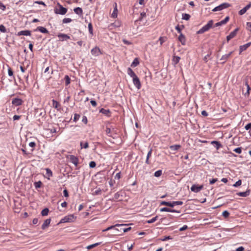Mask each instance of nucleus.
I'll use <instances>...</instances> for the list:
<instances>
[{"label":"nucleus","instance_id":"nucleus-54","mask_svg":"<svg viewBox=\"0 0 251 251\" xmlns=\"http://www.w3.org/2000/svg\"><path fill=\"white\" fill-rule=\"evenodd\" d=\"M79 117L80 115L79 114H75L74 116V121L75 122H76L77 120L79 119Z\"/></svg>","mask_w":251,"mask_h":251},{"label":"nucleus","instance_id":"nucleus-38","mask_svg":"<svg viewBox=\"0 0 251 251\" xmlns=\"http://www.w3.org/2000/svg\"><path fill=\"white\" fill-rule=\"evenodd\" d=\"M0 31L3 33H6L7 32L5 27L2 25H0Z\"/></svg>","mask_w":251,"mask_h":251},{"label":"nucleus","instance_id":"nucleus-47","mask_svg":"<svg viewBox=\"0 0 251 251\" xmlns=\"http://www.w3.org/2000/svg\"><path fill=\"white\" fill-rule=\"evenodd\" d=\"M222 215L225 218H227L229 215V213L227 211L225 210L223 212Z\"/></svg>","mask_w":251,"mask_h":251},{"label":"nucleus","instance_id":"nucleus-35","mask_svg":"<svg viewBox=\"0 0 251 251\" xmlns=\"http://www.w3.org/2000/svg\"><path fill=\"white\" fill-rule=\"evenodd\" d=\"M180 59V58L179 56H174L173 61V62H174L175 64H176L179 62Z\"/></svg>","mask_w":251,"mask_h":251},{"label":"nucleus","instance_id":"nucleus-24","mask_svg":"<svg viewBox=\"0 0 251 251\" xmlns=\"http://www.w3.org/2000/svg\"><path fill=\"white\" fill-rule=\"evenodd\" d=\"M127 74L130 77L132 78L137 76L135 73L133 72V71L130 68H128L127 69Z\"/></svg>","mask_w":251,"mask_h":251},{"label":"nucleus","instance_id":"nucleus-50","mask_svg":"<svg viewBox=\"0 0 251 251\" xmlns=\"http://www.w3.org/2000/svg\"><path fill=\"white\" fill-rule=\"evenodd\" d=\"M229 17L228 16L226 17L224 20L221 21L222 24H226L229 21Z\"/></svg>","mask_w":251,"mask_h":251},{"label":"nucleus","instance_id":"nucleus-13","mask_svg":"<svg viewBox=\"0 0 251 251\" xmlns=\"http://www.w3.org/2000/svg\"><path fill=\"white\" fill-rule=\"evenodd\" d=\"M251 7V3H250L247 5L244 8L240 10L239 12V14L242 15L245 14L246 11Z\"/></svg>","mask_w":251,"mask_h":251},{"label":"nucleus","instance_id":"nucleus-25","mask_svg":"<svg viewBox=\"0 0 251 251\" xmlns=\"http://www.w3.org/2000/svg\"><path fill=\"white\" fill-rule=\"evenodd\" d=\"M115 7L113 10V12L111 15L112 18H115L117 17L118 10L117 8V3H115Z\"/></svg>","mask_w":251,"mask_h":251},{"label":"nucleus","instance_id":"nucleus-26","mask_svg":"<svg viewBox=\"0 0 251 251\" xmlns=\"http://www.w3.org/2000/svg\"><path fill=\"white\" fill-rule=\"evenodd\" d=\"M180 148H181V146L179 145H175L171 146L170 147V149L171 150V151H178Z\"/></svg>","mask_w":251,"mask_h":251},{"label":"nucleus","instance_id":"nucleus-52","mask_svg":"<svg viewBox=\"0 0 251 251\" xmlns=\"http://www.w3.org/2000/svg\"><path fill=\"white\" fill-rule=\"evenodd\" d=\"M172 239V237H171L170 236H164L163 237V238H162L161 239V241H166L167 240H170V239Z\"/></svg>","mask_w":251,"mask_h":251},{"label":"nucleus","instance_id":"nucleus-60","mask_svg":"<svg viewBox=\"0 0 251 251\" xmlns=\"http://www.w3.org/2000/svg\"><path fill=\"white\" fill-rule=\"evenodd\" d=\"M63 194L64 197H68L69 196L68 192L67 189H65L63 191Z\"/></svg>","mask_w":251,"mask_h":251},{"label":"nucleus","instance_id":"nucleus-9","mask_svg":"<svg viewBox=\"0 0 251 251\" xmlns=\"http://www.w3.org/2000/svg\"><path fill=\"white\" fill-rule=\"evenodd\" d=\"M59 41H67L68 40L70 39V37L64 33H59L57 35Z\"/></svg>","mask_w":251,"mask_h":251},{"label":"nucleus","instance_id":"nucleus-6","mask_svg":"<svg viewBox=\"0 0 251 251\" xmlns=\"http://www.w3.org/2000/svg\"><path fill=\"white\" fill-rule=\"evenodd\" d=\"M75 219V217L73 215H68L65 216L64 218L62 219L60 221V223H64L67 222H73Z\"/></svg>","mask_w":251,"mask_h":251},{"label":"nucleus","instance_id":"nucleus-40","mask_svg":"<svg viewBox=\"0 0 251 251\" xmlns=\"http://www.w3.org/2000/svg\"><path fill=\"white\" fill-rule=\"evenodd\" d=\"M52 105L55 108H57L59 105V103L54 100H52Z\"/></svg>","mask_w":251,"mask_h":251},{"label":"nucleus","instance_id":"nucleus-33","mask_svg":"<svg viewBox=\"0 0 251 251\" xmlns=\"http://www.w3.org/2000/svg\"><path fill=\"white\" fill-rule=\"evenodd\" d=\"M80 146L81 148L87 149L88 148V143L86 142H80Z\"/></svg>","mask_w":251,"mask_h":251},{"label":"nucleus","instance_id":"nucleus-23","mask_svg":"<svg viewBox=\"0 0 251 251\" xmlns=\"http://www.w3.org/2000/svg\"><path fill=\"white\" fill-rule=\"evenodd\" d=\"M74 12L75 14L81 16L83 14L82 9L80 7H76L74 9Z\"/></svg>","mask_w":251,"mask_h":251},{"label":"nucleus","instance_id":"nucleus-21","mask_svg":"<svg viewBox=\"0 0 251 251\" xmlns=\"http://www.w3.org/2000/svg\"><path fill=\"white\" fill-rule=\"evenodd\" d=\"M51 220L50 219H46L43 224L42 226V228L43 229H46L48 226H49Z\"/></svg>","mask_w":251,"mask_h":251},{"label":"nucleus","instance_id":"nucleus-36","mask_svg":"<svg viewBox=\"0 0 251 251\" xmlns=\"http://www.w3.org/2000/svg\"><path fill=\"white\" fill-rule=\"evenodd\" d=\"M157 218H158V216H156L155 217H153L151 219L147 221V223L148 224L153 223L157 220Z\"/></svg>","mask_w":251,"mask_h":251},{"label":"nucleus","instance_id":"nucleus-46","mask_svg":"<svg viewBox=\"0 0 251 251\" xmlns=\"http://www.w3.org/2000/svg\"><path fill=\"white\" fill-rule=\"evenodd\" d=\"M8 74L9 76H12L15 78V77L13 76V72L10 68H9L8 69Z\"/></svg>","mask_w":251,"mask_h":251},{"label":"nucleus","instance_id":"nucleus-42","mask_svg":"<svg viewBox=\"0 0 251 251\" xmlns=\"http://www.w3.org/2000/svg\"><path fill=\"white\" fill-rule=\"evenodd\" d=\"M241 183H242V181L241 180L239 179L238 180L237 182H236V183L233 185V186L235 187H237L238 186H239L241 185Z\"/></svg>","mask_w":251,"mask_h":251},{"label":"nucleus","instance_id":"nucleus-18","mask_svg":"<svg viewBox=\"0 0 251 251\" xmlns=\"http://www.w3.org/2000/svg\"><path fill=\"white\" fill-rule=\"evenodd\" d=\"M251 45V42L248 43L247 44H246L244 45L241 46L240 47V53H241L243 51L245 50H247V48H248Z\"/></svg>","mask_w":251,"mask_h":251},{"label":"nucleus","instance_id":"nucleus-3","mask_svg":"<svg viewBox=\"0 0 251 251\" xmlns=\"http://www.w3.org/2000/svg\"><path fill=\"white\" fill-rule=\"evenodd\" d=\"M182 204L183 202L181 201H174L173 202H167L165 201H162L160 203L161 205H166L171 207H173L175 205H182Z\"/></svg>","mask_w":251,"mask_h":251},{"label":"nucleus","instance_id":"nucleus-8","mask_svg":"<svg viewBox=\"0 0 251 251\" xmlns=\"http://www.w3.org/2000/svg\"><path fill=\"white\" fill-rule=\"evenodd\" d=\"M133 78V83L134 86L137 88V89H140L141 87V84L139 78L137 76L132 78Z\"/></svg>","mask_w":251,"mask_h":251},{"label":"nucleus","instance_id":"nucleus-15","mask_svg":"<svg viewBox=\"0 0 251 251\" xmlns=\"http://www.w3.org/2000/svg\"><path fill=\"white\" fill-rule=\"evenodd\" d=\"M160 211L161 212H177V213H180V211H177L175 209H172L170 208H169L168 207H163L160 209Z\"/></svg>","mask_w":251,"mask_h":251},{"label":"nucleus","instance_id":"nucleus-20","mask_svg":"<svg viewBox=\"0 0 251 251\" xmlns=\"http://www.w3.org/2000/svg\"><path fill=\"white\" fill-rule=\"evenodd\" d=\"M178 40L179 42H181L182 45H184L185 44V43H186L185 37L182 33H180V34L179 35V36L178 37Z\"/></svg>","mask_w":251,"mask_h":251},{"label":"nucleus","instance_id":"nucleus-41","mask_svg":"<svg viewBox=\"0 0 251 251\" xmlns=\"http://www.w3.org/2000/svg\"><path fill=\"white\" fill-rule=\"evenodd\" d=\"M42 185V182L39 181L34 183V186L36 188H40Z\"/></svg>","mask_w":251,"mask_h":251},{"label":"nucleus","instance_id":"nucleus-58","mask_svg":"<svg viewBox=\"0 0 251 251\" xmlns=\"http://www.w3.org/2000/svg\"><path fill=\"white\" fill-rule=\"evenodd\" d=\"M188 228V226L186 225L183 226L182 227L179 228V231H182Z\"/></svg>","mask_w":251,"mask_h":251},{"label":"nucleus","instance_id":"nucleus-44","mask_svg":"<svg viewBox=\"0 0 251 251\" xmlns=\"http://www.w3.org/2000/svg\"><path fill=\"white\" fill-rule=\"evenodd\" d=\"M46 170L47 172V175H48V177L51 176L52 175L51 171L49 168H47Z\"/></svg>","mask_w":251,"mask_h":251},{"label":"nucleus","instance_id":"nucleus-39","mask_svg":"<svg viewBox=\"0 0 251 251\" xmlns=\"http://www.w3.org/2000/svg\"><path fill=\"white\" fill-rule=\"evenodd\" d=\"M88 29L90 33L92 35L93 34V26L91 23H89L88 24Z\"/></svg>","mask_w":251,"mask_h":251},{"label":"nucleus","instance_id":"nucleus-28","mask_svg":"<svg viewBox=\"0 0 251 251\" xmlns=\"http://www.w3.org/2000/svg\"><path fill=\"white\" fill-rule=\"evenodd\" d=\"M211 144H212V145L215 144L216 145L215 147L217 150H218L220 147H222V145L220 144V143L219 142L216 141H212Z\"/></svg>","mask_w":251,"mask_h":251},{"label":"nucleus","instance_id":"nucleus-31","mask_svg":"<svg viewBox=\"0 0 251 251\" xmlns=\"http://www.w3.org/2000/svg\"><path fill=\"white\" fill-rule=\"evenodd\" d=\"M49 210L48 208H45L41 211V214L43 216H47L48 214Z\"/></svg>","mask_w":251,"mask_h":251},{"label":"nucleus","instance_id":"nucleus-59","mask_svg":"<svg viewBox=\"0 0 251 251\" xmlns=\"http://www.w3.org/2000/svg\"><path fill=\"white\" fill-rule=\"evenodd\" d=\"M82 122L84 123L85 124L87 123V118L86 116H84L82 119Z\"/></svg>","mask_w":251,"mask_h":251},{"label":"nucleus","instance_id":"nucleus-30","mask_svg":"<svg viewBox=\"0 0 251 251\" xmlns=\"http://www.w3.org/2000/svg\"><path fill=\"white\" fill-rule=\"evenodd\" d=\"M100 243H96L95 244H92V245H89L86 248L88 249V250H90V249H92L98 246H99V245H100Z\"/></svg>","mask_w":251,"mask_h":251},{"label":"nucleus","instance_id":"nucleus-45","mask_svg":"<svg viewBox=\"0 0 251 251\" xmlns=\"http://www.w3.org/2000/svg\"><path fill=\"white\" fill-rule=\"evenodd\" d=\"M105 132L107 135H108L109 136H111V135H110L111 132V130L110 127L106 126Z\"/></svg>","mask_w":251,"mask_h":251},{"label":"nucleus","instance_id":"nucleus-2","mask_svg":"<svg viewBox=\"0 0 251 251\" xmlns=\"http://www.w3.org/2000/svg\"><path fill=\"white\" fill-rule=\"evenodd\" d=\"M213 24V20H210L208 21V23L203 26L201 29L198 30L197 32L198 34H202L205 31H208L210 28L212 27Z\"/></svg>","mask_w":251,"mask_h":251},{"label":"nucleus","instance_id":"nucleus-37","mask_svg":"<svg viewBox=\"0 0 251 251\" xmlns=\"http://www.w3.org/2000/svg\"><path fill=\"white\" fill-rule=\"evenodd\" d=\"M245 85L246 86L247 89V92L245 93V95H249L250 94L249 92H250V90H251V88H250V85L248 84L247 81H246L245 82Z\"/></svg>","mask_w":251,"mask_h":251},{"label":"nucleus","instance_id":"nucleus-27","mask_svg":"<svg viewBox=\"0 0 251 251\" xmlns=\"http://www.w3.org/2000/svg\"><path fill=\"white\" fill-rule=\"evenodd\" d=\"M100 112L102 113L106 116H109L110 111L109 109H105L104 108H101L100 110Z\"/></svg>","mask_w":251,"mask_h":251},{"label":"nucleus","instance_id":"nucleus-56","mask_svg":"<svg viewBox=\"0 0 251 251\" xmlns=\"http://www.w3.org/2000/svg\"><path fill=\"white\" fill-rule=\"evenodd\" d=\"M5 8V6L0 1V9L2 10H4Z\"/></svg>","mask_w":251,"mask_h":251},{"label":"nucleus","instance_id":"nucleus-1","mask_svg":"<svg viewBox=\"0 0 251 251\" xmlns=\"http://www.w3.org/2000/svg\"><path fill=\"white\" fill-rule=\"evenodd\" d=\"M127 225L126 224H116L114 226H110L107 228L102 230L103 232L108 231L110 229L114 228L115 227H118V228H115V230L121 232H126L129 231L131 229V227H126L125 226Z\"/></svg>","mask_w":251,"mask_h":251},{"label":"nucleus","instance_id":"nucleus-57","mask_svg":"<svg viewBox=\"0 0 251 251\" xmlns=\"http://www.w3.org/2000/svg\"><path fill=\"white\" fill-rule=\"evenodd\" d=\"M247 28L249 30L251 31V22H248L247 23Z\"/></svg>","mask_w":251,"mask_h":251},{"label":"nucleus","instance_id":"nucleus-34","mask_svg":"<svg viewBox=\"0 0 251 251\" xmlns=\"http://www.w3.org/2000/svg\"><path fill=\"white\" fill-rule=\"evenodd\" d=\"M121 196H122V195L121 194V192H118L114 195V199L115 200H117L120 198Z\"/></svg>","mask_w":251,"mask_h":251},{"label":"nucleus","instance_id":"nucleus-55","mask_svg":"<svg viewBox=\"0 0 251 251\" xmlns=\"http://www.w3.org/2000/svg\"><path fill=\"white\" fill-rule=\"evenodd\" d=\"M101 193V190L99 188L97 190H96L94 192V195H100V194Z\"/></svg>","mask_w":251,"mask_h":251},{"label":"nucleus","instance_id":"nucleus-14","mask_svg":"<svg viewBox=\"0 0 251 251\" xmlns=\"http://www.w3.org/2000/svg\"><path fill=\"white\" fill-rule=\"evenodd\" d=\"M70 161L71 162L73 163L75 166H77L78 163V158L75 157L74 155H70Z\"/></svg>","mask_w":251,"mask_h":251},{"label":"nucleus","instance_id":"nucleus-7","mask_svg":"<svg viewBox=\"0 0 251 251\" xmlns=\"http://www.w3.org/2000/svg\"><path fill=\"white\" fill-rule=\"evenodd\" d=\"M239 28H236L233 31H232L228 36H226V41L228 42L231 39L235 37L237 32L239 31Z\"/></svg>","mask_w":251,"mask_h":251},{"label":"nucleus","instance_id":"nucleus-22","mask_svg":"<svg viewBox=\"0 0 251 251\" xmlns=\"http://www.w3.org/2000/svg\"><path fill=\"white\" fill-rule=\"evenodd\" d=\"M35 30H38L40 31L41 32L43 33H48V30L44 27L43 26H38L37 27V28L35 29Z\"/></svg>","mask_w":251,"mask_h":251},{"label":"nucleus","instance_id":"nucleus-19","mask_svg":"<svg viewBox=\"0 0 251 251\" xmlns=\"http://www.w3.org/2000/svg\"><path fill=\"white\" fill-rule=\"evenodd\" d=\"M250 190H247L245 192H238L237 193V195L240 197H246L250 195Z\"/></svg>","mask_w":251,"mask_h":251},{"label":"nucleus","instance_id":"nucleus-53","mask_svg":"<svg viewBox=\"0 0 251 251\" xmlns=\"http://www.w3.org/2000/svg\"><path fill=\"white\" fill-rule=\"evenodd\" d=\"M234 151H235L236 153H241L242 152V149L241 147H239L234 149Z\"/></svg>","mask_w":251,"mask_h":251},{"label":"nucleus","instance_id":"nucleus-4","mask_svg":"<svg viewBox=\"0 0 251 251\" xmlns=\"http://www.w3.org/2000/svg\"><path fill=\"white\" fill-rule=\"evenodd\" d=\"M58 8L54 9L55 13L57 14L65 15L67 12V9L63 7L59 3H58Z\"/></svg>","mask_w":251,"mask_h":251},{"label":"nucleus","instance_id":"nucleus-63","mask_svg":"<svg viewBox=\"0 0 251 251\" xmlns=\"http://www.w3.org/2000/svg\"><path fill=\"white\" fill-rule=\"evenodd\" d=\"M90 103L93 106H96L97 105V102L94 100H91Z\"/></svg>","mask_w":251,"mask_h":251},{"label":"nucleus","instance_id":"nucleus-11","mask_svg":"<svg viewBox=\"0 0 251 251\" xmlns=\"http://www.w3.org/2000/svg\"><path fill=\"white\" fill-rule=\"evenodd\" d=\"M203 187L202 185L198 186L197 185H193L191 188V190L195 193L199 192Z\"/></svg>","mask_w":251,"mask_h":251},{"label":"nucleus","instance_id":"nucleus-43","mask_svg":"<svg viewBox=\"0 0 251 251\" xmlns=\"http://www.w3.org/2000/svg\"><path fill=\"white\" fill-rule=\"evenodd\" d=\"M161 175H162V171L161 170L157 171L154 173V176L156 177H159Z\"/></svg>","mask_w":251,"mask_h":251},{"label":"nucleus","instance_id":"nucleus-5","mask_svg":"<svg viewBox=\"0 0 251 251\" xmlns=\"http://www.w3.org/2000/svg\"><path fill=\"white\" fill-rule=\"evenodd\" d=\"M230 6V4L228 3H223L219 6L215 7L213 10L212 11H221L224 9L228 8Z\"/></svg>","mask_w":251,"mask_h":251},{"label":"nucleus","instance_id":"nucleus-61","mask_svg":"<svg viewBox=\"0 0 251 251\" xmlns=\"http://www.w3.org/2000/svg\"><path fill=\"white\" fill-rule=\"evenodd\" d=\"M245 129L248 130L251 128V123L248 124L245 127Z\"/></svg>","mask_w":251,"mask_h":251},{"label":"nucleus","instance_id":"nucleus-48","mask_svg":"<svg viewBox=\"0 0 251 251\" xmlns=\"http://www.w3.org/2000/svg\"><path fill=\"white\" fill-rule=\"evenodd\" d=\"M96 166V163L95 161H91L89 163V167L91 168H95Z\"/></svg>","mask_w":251,"mask_h":251},{"label":"nucleus","instance_id":"nucleus-17","mask_svg":"<svg viewBox=\"0 0 251 251\" xmlns=\"http://www.w3.org/2000/svg\"><path fill=\"white\" fill-rule=\"evenodd\" d=\"M18 36L25 35V36H30L31 32L29 30H22L19 32L17 34Z\"/></svg>","mask_w":251,"mask_h":251},{"label":"nucleus","instance_id":"nucleus-29","mask_svg":"<svg viewBox=\"0 0 251 251\" xmlns=\"http://www.w3.org/2000/svg\"><path fill=\"white\" fill-rule=\"evenodd\" d=\"M139 64V60L137 58H136L134 59L133 61L132 62L131 66L132 67H135L137 66Z\"/></svg>","mask_w":251,"mask_h":251},{"label":"nucleus","instance_id":"nucleus-62","mask_svg":"<svg viewBox=\"0 0 251 251\" xmlns=\"http://www.w3.org/2000/svg\"><path fill=\"white\" fill-rule=\"evenodd\" d=\"M29 146L31 148H34L36 146V144L34 142H31L29 143Z\"/></svg>","mask_w":251,"mask_h":251},{"label":"nucleus","instance_id":"nucleus-49","mask_svg":"<svg viewBox=\"0 0 251 251\" xmlns=\"http://www.w3.org/2000/svg\"><path fill=\"white\" fill-rule=\"evenodd\" d=\"M65 82L66 85H68L70 83V78L68 75L65 76Z\"/></svg>","mask_w":251,"mask_h":251},{"label":"nucleus","instance_id":"nucleus-32","mask_svg":"<svg viewBox=\"0 0 251 251\" xmlns=\"http://www.w3.org/2000/svg\"><path fill=\"white\" fill-rule=\"evenodd\" d=\"M190 15L189 14H186V13L182 14V19L183 20L188 21L190 19Z\"/></svg>","mask_w":251,"mask_h":251},{"label":"nucleus","instance_id":"nucleus-51","mask_svg":"<svg viewBox=\"0 0 251 251\" xmlns=\"http://www.w3.org/2000/svg\"><path fill=\"white\" fill-rule=\"evenodd\" d=\"M72 21V19L70 18H64L62 22L64 24L69 23Z\"/></svg>","mask_w":251,"mask_h":251},{"label":"nucleus","instance_id":"nucleus-10","mask_svg":"<svg viewBox=\"0 0 251 251\" xmlns=\"http://www.w3.org/2000/svg\"><path fill=\"white\" fill-rule=\"evenodd\" d=\"M91 52L92 54L93 55H94V56H98L100 54L102 53L100 51V50L98 47H95L94 48L92 49Z\"/></svg>","mask_w":251,"mask_h":251},{"label":"nucleus","instance_id":"nucleus-64","mask_svg":"<svg viewBox=\"0 0 251 251\" xmlns=\"http://www.w3.org/2000/svg\"><path fill=\"white\" fill-rule=\"evenodd\" d=\"M244 248L243 247H240L236 249V251H244Z\"/></svg>","mask_w":251,"mask_h":251},{"label":"nucleus","instance_id":"nucleus-16","mask_svg":"<svg viewBox=\"0 0 251 251\" xmlns=\"http://www.w3.org/2000/svg\"><path fill=\"white\" fill-rule=\"evenodd\" d=\"M232 53L233 51H230L228 54L223 55L220 58V60L223 61V63H225L226 61V60L230 56Z\"/></svg>","mask_w":251,"mask_h":251},{"label":"nucleus","instance_id":"nucleus-12","mask_svg":"<svg viewBox=\"0 0 251 251\" xmlns=\"http://www.w3.org/2000/svg\"><path fill=\"white\" fill-rule=\"evenodd\" d=\"M22 100L19 98H14L12 100V103L15 106H19L22 104Z\"/></svg>","mask_w":251,"mask_h":251}]
</instances>
